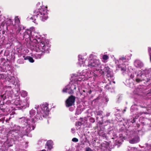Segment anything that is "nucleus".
<instances>
[{"instance_id": "1", "label": "nucleus", "mask_w": 151, "mask_h": 151, "mask_svg": "<svg viewBox=\"0 0 151 151\" xmlns=\"http://www.w3.org/2000/svg\"><path fill=\"white\" fill-rule=\"evenodd\" d=\"M35 114V111L32 109L29 111V115L27 118L22 117L19 118V122L22 125V128L16 125H14L13 127L12 131L10 132L12 134L11 138L12 139L8 140V146H12L14 140L19 141V138H22L24 135L34 129L35 121L32 117Z\"/></svg>"}, {"instance_id": "2", "label": "nucleus", "mask_w": 151, "mask_h": 151, "mask_svg": "<svg viewBox=\"0 0 151 151\" xmlns=\"http://www.w3.org/2000/svg\"><path fill=\"white\" fill-rule=\"evenodd\" d=\"M23 37L25 39H29L31 42V44L35 51L42 52L41 54L36 53L34 55L33 57L36 59H40L43 53H48L50 50V45L49 42L42 40L41 36L35 32V28L33 27L25 32Z\"/></svg>"}, {"instance_id": "3", "label": "nucleus", "mask_w": 151, "mask_h": 151, "mask_svg": "<svg viewBox=\"0 0 151 151\" xmlns=\"http://www.w3.org/2000/svg\"><path fill=\"white\" fill-rule=\"evenodd\" d=\"M88 74L82 75L81 72H78L76 74H72L71 76L72 81L64 88L63 92L70 94H73L74 90L76 89L77 86L78 87V84H80L81 82L88 79V77L90 76L89 74Z\"/></svg>"}, {"instance_id": "4", "label": "nucleus", "mask_w": 151, "mask_h": 151, "mask_svg": "<svg viewBox=\"0 0 151 151\" xmlns=\"http://www.w3.org/2000/svg\"><path fill=\"white\" fill-rule=\"evenodd\" d=\"M86 69L83 70L81 72L82 75L85 74H90V77H88V78H93L94 80L97 76V73L96 71H98L100 69L101 63L99 59H91L85 62Z\"/></svg>"}, {"instance_id": "5", "label": "nucleus", "mask_w": 151, "mask_h": 151, "mask_svg": "<svg viewBox=\"0 0 151 151\" xmlns=\"http://www.w3.org/2000/svg\"><path fill=\"white\" fill-rule=\"evenodd\" d=\"M47 8L43 6L35 11L34 12V15L30 19L34 23L37 24L36 18L44 21L47 19Z\"/></svg>"}, {"instance_id": "6", "label": "nucleus", "mask_w": 151, "mask_h": 151, "mask_svg": "<svg viewBox=\"0 0 151 151\" xmlns=\"http://www.w3.org/2000/svg\"><path fill=\"white\" fill-rule=\"evenodd\" d=\"M48 104L45 103L40 105H35V108L37 110V114L35 118L37 120H41L43 117H46L48 114L49 111L48 108Z\"/></svg>"}, {"instance_id": "7", "label": "nucleus", "mask_w": 151, "mask_h": 151, "mask_svg": "<svg viewBox=\"0 0 151 151\" xmlns=\"http://www.w3.org/2000/svg\"><path fill=\"white\" fill-rule=\"evenodd\" d=\"M97 73V76H100L102 75L104 73H107V78L109 81L112 80L114 79L112 73L110 70L109 67L106 65H102L100 67V69L98 71H96Z\"/></svg>"}, {"instance_id": "8", "label": "nucleus", "mask_w": 151, "mask_h": 151, "mask_svg": "<svg viewBox=\"0 0 151 151\" xmlns=\"http://www.w3.org/2000/svg\"><path fill=\"white\" fill-rule=\"evenodd\" d=\"M130 59V58L127 56H122L120 57L119 60L115 59V62L117 65V67L120 68L121 70L124 72L126 71V66L125 64L123 63L128 61Z\"/></svg>"}, {"instance_id": "9", "label": "nucleus", "mask_w": 151, "mask_h": 151, "mask_svg": "<svg viewBox=\"0 0 151 151\" xmlns=\"http://www.w3.org/2000/svg\"><path fill=\"white\" fill-rule=\"evenodd\" d=\"M137 76L136 79V81L137 83H139L142 81H145L147 82L150 81V77H148L149 76L146 74V71H143L139 70L136 73Z\"/></svg>"}, {"instance_id": "10", "label": "nucleus", "mask_w": 151, "mask_h": 151, "mask_svg": "<svg viewBox=\"0 0 151 151\" xmlns=\"http://www.w3.org/2000/svg\"><path fill=\"white\" fill-rule=\"evenodd\" d=\"M20 22L19 20L17 17L15 18L14 22L11 19H8L6 22L7 30H10L11 28H15V27L17 26V25H20Z\"/></svg>"}, {"instance_id": "11", "label": "nucleus", "mask_w": 151, "mask_h": 151, "mask_svg": "<svg viewBox=\"0 0 151 151\" xmlns=\"http://www.w3.org/2000/svg\"><path fill=\"white\" fill-rule=\"evenodd\" d=\"M130 134L132 137L131 139L129 140V142L131 144H135L138 143L140 141V138L137 134V132H131Z\"/></svg>"}, {"instance_id": "12", "label": "nucleus", "mask_w": 151, "mask_h": 151, "mask_svg": "<svg viewBox=\"0 0 151 151\" xmlns=\"http://www.w3.org/2000/svg\"><path fill=\"white\" fill-rule=\"evenodd\" d=\"M22 28V26L21 25H17V26L15 27V28H11L10 30H7L9 31L12 35L13 37H15L18 33H19L20 31Z\"/></svg>"}, {"instance_id": "13", "label": "nucleus", "mask_w": 151, "mask_h": 151, "mask_svg": "<svg viewBox=\"0 0 151 151\" xmlns=\"http://www.w3.org/2000/svg\"><path fill=\"white\" fill-rule=\"evenodd\" d=\"M75 98L73 96H71L65 101V105L67 107H69L74 105Z\"/></svg>"}, {"instance_id": "14", "label": "nucleus", "mask_w": 151, "mask_h": 151, "mask_svg": "<svg viewBox=\"0 0 151 151\" xmlns=\"http://www.w3.org/2000/svg\"><path fill=\"white\" fill-rule=\"evenodd\" d=\"M85 60L86 58L84 56L80 55H78V64L80 67L82 66L83 65L84 67H85V68L86 69L85 62L87 61V63L88 60Z\"/></svg>"}, {"instance_id": "15", "label": "nucleus", "mask_w": 151, "mask_h": 151, "mask_svg": "<svg viewBox=\"0 0 151 151\" xmlns=\"http://www.w3.org/2000/svg\"><path fill=\"white\" fill-rule=\"evenodd\" d=\"M134 64L136 67L140 68L144 65L143 63L139 60H136L134 62Z\"/></svg>"}, {"instance_id": "16", "label": "nucleus", "mask_w": 151, "mask_h": 151, "mask_svg": "<svg viewBox=\"0 0 151 151\" xmlns=\"http://www.w3.org/2000/svg\"><path fill=\"white\" fill-rule=\"evenodd\" d=\"M29 99L27 98L25 100L22 101V103L21 104V106L22 108L24 107V108L27 107H28L29 105Z\"/></svg>"}, {"instance_id": "17", "label": "nucleus", "mask_w": 151, "mask_h": 151, "mask_svg": "<svg viewBox=\"0 0 151 151\" xmlns=\"http://www.w3.org/2000/svg\"><path fill=\"white\" fill-rule=\"evenodd\" d=\"M17 83L19 82V81L16 79L15 78L14 76H11L9 78L8 81L10 83H11L12 84H14L15 82V81Z\"/></svg>"}, {"instance_id": "18", "label": "nucleus", "mask_w": 151, "mask_h": 151, "mask_svg": "<svg viewBox=\"0 0 151 151\" xmlns=\"http://www.w3.org/2000/svg\"><path fill=\"white\" fill-rule=\"evenodd\" d=\"M46 144L47 148L49 150H50L52 148L53 142L52 140L48 141L47 142Z\"/></svg>"}, {"instance_id": "19", "label": "nucleus", "mask_w": 151, "mask_h": 151, "mask_svg": "<svg viewBox=\"0 0 151 151\" xmlns=\"http://www.w3.org/2000/svg\"><path fill=\"white\" fill-rule=\"evenodd\" d=\"M115 131L113 129L110 130L108 134H111L113 136V137L112 138L113 139H115L116 138V134L115 133Z\"/></svg>"}, {"instance_id": "20", "label": "nucleus", "mask_w": 151, "mask_h": 151, "mask_svg": "<svg viewBox=\"0 0 151 151\" xmlns=\"http://www.w3.org/2000/svg\"><path fill=\"white\" fill-rule=\"evenodd\" d=\"M22 103V101L16 100L14 102L16 106H18V107H22L21 104Z\"/></svg>"}, {"instance_id": "21", "label": "nucleus", "mask_w": 151, "mask_h": 151, "mask_svg": "<svg viewBox=\"0 0 151 151\" xmlns=\"http://www.w3.org/2000/svg\"><path fill=\"white\" fill-rule=\"evenodd\" d=\"M23 57L24 58L25 60H28L30 63H32L34 62V60L33 59L29 56H27L25 57L24 56Z\"/></svg>"}, {"instance_id": "22", "label": "nucleus", "mask_w": 151, "mask_h": 151, "mask_svg": "<svg viewBox=\"0 0 151 151\" xmlns=\"http://www.w3.org/2000/svg\"><path fill=\"white\" fill-rule=\"evenodd\" d=\"M8 77V75L5 74H0V80L6 79Z\"/></svg>"}, {"instance_id": "23", "label": "nucleus", "mask_w": 151, "mask_h": 151, "mask_svg": "<svg viewBox=\"0 0 151 151\" xmlns=\"http://www.w3.org/2000/svg\"><path fill=\"white\" fill-rule=\"evenodd\" d=\"M129 81H132V79H130L128 80H127V83H128V82L129 86L131 88H133L134 87V84L132 82L129 83Z\"/></svg>"}, {"instance_id": "24", "label": "nucleus", "mask_w": 151, "mask_h": 151, "mask_svg": "<svg viewBox=\"0 0 151 151\" xmlns=\"http://www.w3.org/2000/svg\"><path fill=\"white\" fill-rule=\"evenodd\" d=\"M21 95L22 97H25L27 96V93L25 91H23L21 92Z\"/></svg>"}, {"instance_id": "25", "label": "nucleus", "mask_w": 151, "mask_h": 151, "mask_svg": "<svg viewBox=\"0 0 151 151\" xmlns=\"http://www.w3.org/2000/svg\"><path fill=\"white\" fill-rule=\"evenodd\" d=\"M81 95L85 97L87 95V91L86 90H83V91L81 92Z\"/></svg>"}, {"instance_id": "26", "label": "nucleus", "mask_w": 151, "mask_h": 151, "mask_svg": "<svg viewBox=\"0 0 151 151\" xmlns=\"http://www.w3.org/2000/svg\"><path fill=\"white\" fill-rule=\"evenodd\" d=\"M0 71L1 72H6V69L4 66L0 67Z\"/></svg>"}, {"instance_id": "27", "label": "nucleus", "mask_w": 151, "mask_h": 151, "mask_svg": "<svg viewBox=\"0 0 151 151\" xmlns=\"http://www.w3.org/2000/svg\"><path fill=\"white\" fill-rule=\"evenodd\" d=\"M86 121L85 119H84L81 122H78V123L79 125H81L82 124H84L85 123H86Z\"/></svg>"}, {"instance_id": "28", "label": "nucleus", "mask_w": 151, "mask_h": 151, "mask_svg": "<svg viewBox=\"0 0 151 151\" xmlns=\"http://www.w3.org/2000/svg\"><path fill=\"white\" fill-rule=\"evenodd\" d=\"M148 51L149 53V55L150 57V60L151 62V48L150 47H148Z\"/></svg>"}, {"instance_id": "29", "label": "nucleus", "mask_w": 151, "mask_h": 151, "mask_svg": "<svg viewBox=\"0 0 151 151\" xmlns=\"http://www.w3.org/2000/svg\"><path fill=\"white\" fill-rule=\"evenodd\" d=\"M109 58L108 56L106 55H104L103 56V59L104 60H106Z\"/></svg>"}, {"instance_id": "30", "label": "nucleus", "mask_w": 151, "mask_h": 151, "mask_svg": "<svg viewBox=\"0 0 151 151\" xmlns=\"http://www.w3.org/2000/svg\"><path fill=\"white\" fill-rule=\"evenodd\" d=\"M72 141L73 142H78V139L77 138L75 137L73 138V139H72Z\"/></svg>"}, {"instance_id": "31", "label": "nucleus", "mask_w": 151, "mask_h": 151, "mask_svg": "<svg viewBox=\"0 0 151 151\" xmlns=\"http://www.w3.org/2000/svg\"><path fill=\"white\" fill-rule=\"evenodd\" d=\"M18 62L19 63H24V61L22 59H19L18 60Z\"/></svg>"}, {"instance_id": "32", "label": "nucleus", "mask_w": 151, "mask_h": 151, "mask_svg": "<svg viewBox=\"0 0 151 151\" xmlns=\"http://www.w3.org/2000/svg\"><path fill=\"white\" fill-rule=\"evenodd\" d=\"M117 142L119 143H122L123 142V140L121 138H119L118 140H117Z\"/></svg>"}, {"instance_id": "33", "label": "nucleus", "mask_w": 151, "mask_h": 151, "mask_svg": "<svg viewBox=\"0 0 151 151\" xmlns=\"http://www.w3.org/2000/svg\"><path fill=\"white\" fill-rule=\"evenodd\" d=\"M85 151H93L92 150H91V149L89 147H86V148L85 149Z\"/></svg>"}, {"instance_id": "34", "label": "nucleus", "mask_w": 151, "mask_h": 151, "mask_svg": "<svg viewBox=\"0 0 151 151\" xmlns=\"http://www.w3.org/2000/svg\"><path fill=\"white\" fill-rule=\"evenodd\" d=\"M103 113V112L101 111H99L97 112V115H100L102 114Z\"/></svg>"}, {"instance_id": "35", "label": "nucleus", "mask_w": 151, "mask_h": 151, "mask_svg": "<svg viewBox=\"0 0 151 151\" xmlns=\"http://www.w3.org/2000/svg\"><path fill=\"white\" fill-rule=\"evenodd\" d=\"M90 121L92 123H93L95 122V120L93 118H91L90 119Z\"/></svg>"}, {"instance_id": "36", "label": "nucleus", "mask_w": 151, "mask_h": 151, "mask_svg": "<svg viewBox=\"0 0 151 151\" xmlns=\"http://www.w3.org/2000/svg\"><path fill=\"white\" fill-rule=\"evenodd\" d=\"M75 129L74 128H72L71 129V132L72 133H74L75 132Z\"/></svg>"}, {"instance_id": "37", "label": "nucleus", "mask_w": 151, "mask_h": 151, "mask_svg": "<svg viewBox=\"0 0 151 151\" xmlns=\"http://www.w3.org/2000/svg\"><path fill=\"white\" fill-rule=\"evenodd\" d=\"M101 135L103 137H106V134L105 133H103L102 134H101Z\"/></svg>"}, {"instance_id": "38", "label": "nucleus", "mask_w": 151, "mask_h": 151, "mask_svg": "<svg viewBox=\"0 0 151 151\" xmlns=\"http://www.w3.org/2000/svg\"><path fill=\"white\" fill-rule=\"evenodd\" d=\"M130 78H132L134 77V74H132L130 76Z\"/></svg>"}, {"instance_id": "39", "label": "nucleus", "mask_w": 151, "mask_h": 151, "mask_svg": "<svg viewBox=\"0 0 151 151\" xmlns=\"http://www.w3.org/2000/svg\"><path fill=\"white\" fill-rule=\"evenodd\" d=\"M74 108L73 107H71L69 109V110L70 111H73L74 110Z\"/></svg>"}, {"instance_id": "40", "label": "nucleus", "mask_w": 151, "mask_h": 151, "mask_svg": "<svg viewBox=\"0 0 151 151\" xmlns=\"http://www.w3.org/2000/svg\"><path fill=\"white\" fill-rule=\"evenodd\" d=\"M110 113H107L106 116L107 117H108L110 116Z\"/></svg>"}, {"instance_id": "41", "label": "nucleus", "mask_w": 151, "mask_h": 151, "mask_svg": "<svg viewBox=\"0 0 151 151\" xmlns=\"http://www.w3.org/2000/svg\"><path fill=\"white\" fill-rule=\"evenodd\" d=\"M131 122L132 123H133L134 122H135V119H133V120L132 121H131Z\"/></svg>"}, {"instance_id": "42", "label": "nucleus", "mask_w": 151, "mask_h": 151, "mask_svg": "<svg viewBox=\"0 0 151 151\" xmlns=\"http://www.w3.org/2000/svg\"><path fill=\"white\" fill-rule=\"evenodd\" d=\"M147 148H150V145H147Z\"/></svg>"}, {"instance_id": "43", "label": "nucleus", "mask_w": 151, "mask_h": 151, "mask_svg": "<svg viewBox=\"0 0 151 151\" xmlns=\"http://www.w3.org/2000/svg\"><path fill=\"white\" fill-rule=\"evenodd\" d=\"M10 94H12L13 93V92L12 91H10Z\"/></svg>"}, {"instance_id": "44", "label": "nucleus", "mask_w": 151, "mask_h": 151, "mask_svg": "<svg viewBox=\"0 0 151 151\" xmlns=\"http://www.w3.org/2000/svg\"><path fill=\"white\" fill-rule=\"evenodd\" d=\"M146 151H151V149H149V150Z\"/></svg>"}, {"instance_id": "45", "label": "nucleus", "mask_w": 151, "mask_h": 151, "mask_svg": "<svg viewBox=\"0 0 151 151\" xmlns=\"http://www.w3.org/2000/svg\"><path fill=\"white\" fill-rule=\"evenodd\" d=\"M132 108H133V106H132L131 107V109H132Z\"/></svg>"}, {"instance_id": "46", "label": "nucleus", "mask_w": 151, "mask_h": 151, "mask_svg": "<svg viewBox=\"0 0 151 151\" xmlns=\"http://www.w3.org/2000/svg\"><path fill=\"white\" fill-rule=\"evenodd\" d=\"M124 112L125 111H126V110L125 109H124Z\"/></svg>"}, {"instance_id": "47", "label": "nucleus", "mask_w": 151, "mask_h": 151, "mask_svg": "<svg viewBox=\"0 0 151 151\" xmlns=\"http://www.w3.org/2000/svg\"><path fill=\"white\" fill-rule=\"evenodd\" d=\"M128 68H128V69H129V68H131V67H128Z\"/></svg>"}, {"instance_id": "48", "label": "nucleus", "mask_w": 151, "mask_h": 151, "mask_svg": "<svg viewBox=\"0 0 151 151\" xmlns=\"http://www.w3.org/2000/svg\"><path fill=\"white\" fill-rule=\"evenodd\" d=\"M113 82L114 83H115V81H113Z\"/></svg>"}, {"instance_id": "49", "label": "nucleus", "mask_w": 151, "mask_h": 151, "mask_svg": "<svg viewBox=\"0 0 151 151\" xmlns=\"http://www.w3.org/2000/svg\"><path fill=\"white\" fill-rule=\"evenodd\" d=\"M139 116V115H137V117H138V116Z\"/></svg>"}, {"instance_id": "50", "label": "nucleus", "mask_w": 151, "mask_h": 151, "mask_svg": "<svg viewBox=\"0 0 151 151\" xmlns=\"http://www.w3.org/2000/svg\"><path fill=\"white\" fill-rule=\"evenodd\" d=\"M100 150V148H99V150Z\"/></svg>"}]
</instances>
